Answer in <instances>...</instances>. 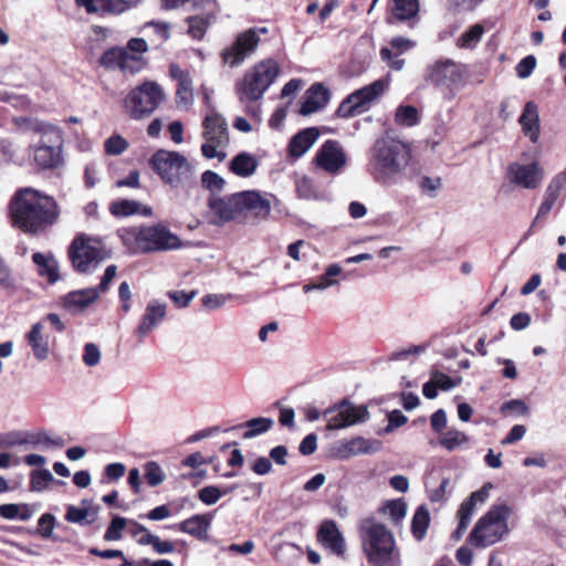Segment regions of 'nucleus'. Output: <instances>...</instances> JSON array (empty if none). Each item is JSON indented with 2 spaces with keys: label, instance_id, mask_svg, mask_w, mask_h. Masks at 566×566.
Here are the masks:
<instances>
[{
  "label": "nucleus",
  "instance_id": "obj_1",
  "mask_svg": "<svg viewBox=\"0 0 566 566\" xmlns=\"http://www.w3.org/2000/svg\"><path fill=\"white\" fill-rule=\"evenodd\" d=\"M10 214L17 228L38 233L57 221L60 209L54 198L33 188H22L11 200Z\"/></svg>",
  "mask_w": 566,
  "mask_h": 566
},
{
  "label": "nucleus",
  "instance_id": "obj_2",
  "mask_svg": "<svg viewBox=\"0 0 566 566\" xmlns=\"http://www.w3.org/2000/svg\"><path fill=\"white\" fill-rule=\"evenodd\" d=\"M411 158L409 146L394 137L378 138L369 158V172L376 182L392 186L399 182Z\"/></svg>",
  "mask_w": 566,
  "mask_h": 566
},
{
  "label": "nucleus",
  "instance_id": "obj_3",
  "mask_svg": "<svg viewBox=\"0 0 566 566\" xmlns=\"http://www.w3.org/2000/svg\"><path fill=\"white\" fill-rule=\"evenodd\" d=\"M118 235L130 254L177 250L182 245L180 238L163 224L123 228Z\"/></svg>",
  "mask_w": 566,
  "mask_h": 566
},
{
  "label": "nucleus",
  "instance_id": "obj_4",
  "mask_svg": "<svg viewBox=\"0 0 566 566\" xmlns=\"http://www.w3.org/2000/svg\"><path fill=\"white\" fill-rule=\"evenodd\" d=\"M149 165L160 180L172 188L186 187L195 181V165L178 151L158 149L149 159Z\"/></svg>",
  "mask_w": 566,
  "mask_h": 566
},
{
  "label": "nucleus",
  "instance_id": "obj_5",
  "mask_svg": "<svg viewBox=\"0 0 566 566\" xmlns=\"http://www.w3.org/2000/svg\"><path fill=\"white\" fill-rule=\"evenodd\" d=\"M363 548L371 566H401L394 534L380 523H371L366 527Z\"/></svg>",
  "mask_w": 566,
  "mask_h": 566
},
{
  "label": "nucleus",
  "instance_id": "obj_6",
  "mask_svg": "<svg viewBox=\"0 0 566 566\" xmlns=\"http://www.w3.org/2000/svg\"><path fill=\"white\" fill-rule=\"evenodd\" d=\"M511 513V507L504 503L492 505L473 526L468 543L485 548L501 542L510 532L507 521Z\"/></svg>",
  "mask_w": 566,
  "mask_h": 566
},
{
  "label": "nucleus",
  "instance_id": "obj_7",
  "mask_svg": "<svg viewBox=\"0 0 566 566\" xmlns=\"http://www.w3.org/2000/svg\"><path fill=\"white\" fill-rule=\"evenodd\" d=\"M148 43L142 38H133L126 46H115L105 51L99 59L102 66L108 70H119L124 74L135 75L148 64L145 54Z\"/></svg>",
  "mask_w": 566,
  "mask_h": 566
},
{
  "label": "nucleus",
  "instance_id": "obj_8",
  "mask_svg": "<svg viewBox=\"0 0 566 566\" xmlns=\"http://www.w3.org/2000/svg\"><path fill=\"white\" fill-rule=\"evenodd\" d=\"M31 130L39 136L38 143L31 145L35 165L41 169L55 168L62 161L61 128L46 122H34Z\"/></svg>",
  "mask_w": 566,
  "mask_h": 566
},
{
  "label": "nucleus",
  "instance_id": "obj_9",
  "mask_svg": "<svg viewBox=\"0 0 566 566\" xmlns=\"http://www.w3.org/2000/svg\"><path fill=\"white\" fill-rule=\"evenodd\" d=\"M280 72L273 59L256 63L245 72L243 78L235 84V93L241 102H255L275 81Z\"/></svg>",
  "mask_w": 566,
  "mask_h": 566
},
{
  "label": "nucleus",
  "instance_id": "obj_10",
  "mask_svg": "<svg viewBox=\"0 0 566 566\" xmlns=\"http://www.w3.org/2000/svg\"><path fill=\"white\" fill-rule=\"evenodd\" d=\"M67 254L73 269L83 274L94 272L104 260L109 258L101 240L84 233L73 239Z\"/></svg>",
  "mask_w": 566,
  "mask_h": 566
},
{
  "label": "nucleus",
  "instance_id": "obj_11",
  "mask_svg": "<svg viewBox=\"0 0 566 566\" xmlns=\"http://www.w3.org/2000/svg\"><path fill=\"white\" fill-rule=\"evenodd\" d=\"M165 93L154 81H144L130 90L123 99V107L132 119L140 120L149 117L163 103Z\"/></svg>",
  "mask_w": 566,
  "mask_h": 566
},
{
  "label": "nucleus",
  "instance_id": "obj_12",
  "mask_svg": "<svg viewBox=\"0 0 566 566\" xmlns=\"http://www.w3.org/2000/svg\"><path fill=\"white\" fill-rule=\"evenodd\" d=\"M202 128L205 143L201 145V153L203 157L223 161L227 157L226 148L230 143L227 119L211 108L203 118Z\"/></svg>",
  "mask_w": 566,
  "mask_h": 566
},
{
  "label": "nucleus",
  "instance_id": "obj_13",
  "mask_svg": "<svg viewBox=\"0 0 566 566\" xmlns=\"http://www.w3.org/2000/svg\"><path fill=\"white\" fill-rule=\"evenodd\" d=\"M426 81L441 88L443 98L450 102L464 84V67L450 59L438 60L427 69Z\"/></svg>",
  "mask_w": 566,
  "mask_h": 566
},
{
  "label": "nucleus",
  "instance_id": "obj_14",
  "mask_svg": "<svg viewBox=\"0 0 566 566\" xmlns=\"http://www.w3.org/2000/svg\"><path fill=\"white\" fill-rule=\"evenodd\" d=\"M387 87L388 81L380 78L353 92L340 103L337 115L347 118L364 113L374 101L385 93Z\"/></svg>",
  "mask_w": 566,
  "mask_h": 566
},
{
  "label": "nucleus",
  "instance_id": "obj_15",
  "mask_svg": "<svg viewBox=\"0 0 566 566\" xmlns=\"http://www.w3.org/2000/svg\"><path fill=\"white\" fill-rule=\"evenodd\" d=\"M324 417L327 418L328 430H339L366 421L369 412L365 406H355L343 400L325 410Z\"/></svg>",
  "mask_w": 566,
  "mask_h": 566
},
{
  "label": "nucleus",
  "instance_id": "obj_16",
  "mask_svg": "<svg viewBox=\"0 0 566 566\" xmlns=\"http://www.w3.org/2000/svg\"><path fill=\"white\" fill-rule=\"evenodd\" d=\"M506 177L511 185L534 190L537 189L545 177V171L539 161L534 160L532 163H512L506 169Z\"/></svg>",
  "mask_w": 566,
  "mask_h": 566
},
{
  "label": "nucleus",
  "instance_id": "obj_17",
  "mask_svg": "<svg viewBox=\"0 0 566 566\" xmlns=\"http://www.w3.org/2000/svg\"><path fill=\"white\" fill-rule=\"evenodd\" d=\"M259 42L258 31L245 30L239 33L234 42L221 52L223 63L231 67L239 66L255 52Z\"/></svg>",
  "mask_w": 566,
  "mask_h": 566
},
{
  "label": "nucleus",
  "instance_id": "obj_18",
  "mask_svg": "<svg viewBox=\"0 0 566 566\" xmlns=\"http://www.w3.org/2000/svg\"><path fill=\"white\" fill-rule=\"evenodd\" d=\"M239 217L241 216L238 192L224 197L211 193L208 199L207 212L209 223L213 226H222Z\"/></svg>",
  "mask_w": 566,
  "mask_h": 566
},
{
  "label": "nucleus",
  "instance_id": "obj_19",
  "mask_svg": "<svg viewBox=\"0 0 566 566\" xmlns=\"http://www.w3.org/2000/svg\"><path fill=\"white\" fill-rule=\"evenodd\" d=\"M314 161L327 174H338L347 163V156L342 145L336 140H326L317 150Z\"/></svg>",
  "mask_w": 566,
  "mask_h": 566
},
{
  "label": "nucleus",
  "instance_id": "obj_20",
  "mask_svg": "<svg viewBox=\"0 0 566 566\" xmlns=\"http://www.w3.org/2000/svg\"><path fill=\"white\" fill-rule=\"evenodd\" d=\"M240 216L252 214L256 218L265 219L271 212V199L273 195H261L255 190L238 192Z\"/></svg>",
  "mask_w": 566,
  "mask_h": 566
},
{
  "label": "nucleus",
  "instance_id": "obj_21",
  "mask_svg": "<svg viewBox=\"0 0 566 566\" xmlns=\"http://www.w3.org/2000/svg\"><path fill=\"white\" fill-rule=\"evenodd\" d=\"M493 489L492 483H485L480 490L473 492L469 499H467L458 511L459 525L454 532V538L459 539L467 531L473 514L475 513L476 505L483 504L490 495V491Z\"/></svg>",
  "mask_w": 566,
  "mask_h": 566
},
{
  "label": "nucleus",
  "instance_id": "obj_22",
  "mask_svg": "<svg viewBox=\"0 0 566 566\" xmlns=\"http://www.w3.org/2000/svg\"><path fill=\"white\" fill-rule=\"evenodd\" d=\"M169 74L177 81L175 97L177 108L188 111L195 102L193 83L190 73L182 70L178 64H171Z\"/></svg>",
  "mask_w": 566,
  "mask_h": 566
},
{
  "label": "nucleus",
  "instance_id": "obj_23",
  "mask_svg": "<svg viewBox=\"0 0 566 566\" xmlns=\"http://www.w3.org/2000/svg\"><path fill=\"white\" fill-rule=\"evenodd\" d=\"M167 314V305L164 302L153 300L150 301L140 322L136 328V335L139 339L145 338L153 329L159 326L165 319Z\"/></svg>",
  "mask_w": 566,
  "mask_h": 566
},
{
  "label": "nucleus",
  "instance_id": "obj_24",
  "mask_svg": "<svg viewBox=\"0 0 566 566\" xmlns=\"http://www.w3.org/2000/svg\"><path fill=\"white\" fill-rule=\"evenodd\" d=\"M566 189V169L556 174L548 182L543 201L537 210V214L532 222L531 227H534L537 220L545 217L551 212L556 201L558 200L562 191Z\"/></svg>",
  "mask_w": 566,
  "mask_h": 566
},
{
  "label": "nucleus",
  "instance_id": "obj_25",
  "mask_svg": "<svg viewBox=\"0 0 566 566\" xmlns=\"http://www.w3.org/2000/svg\"><path fill=\"white\" fill-rule=\"evenodd\" d=\"M29 446V447H49L56 446L62 447L63 440L61 438H51L44 431H35V432H18L10 434L8 440H6V446Z\"/></svg>",
  "mask_w": 566,
  "mask_h": 566
},
{
  "label": "nucleus",
  "instance_id": "obj_26",
  "mask_svg": "<svg viewBox=\"0 0 566 566\" xmlns=\"http://www.w3.org/2000/svg\"><path fill=\"white\" fill-rule=\"evenodd\" d=\"M319 543L332 553L343 556L345 553V544L342 533L334 521H325L317 533Z\"/></svg>",
  "mask_w": 566,
  "mask_h": 566
},
{
  "label": "nucleus",
  "instance_id": "obj_27",
  "mask_svg": "<svg viewBox=\"0 0 566 566\" xmlns=\"http://www.w3.org/2000/svg\"><path fill=\"white\" fill-rule=\"evenodd\" d=\"M98 297V290L94 287L76 290L67 293L63 298V307L73 314L85 311Z\"/></svg>",
  "mask_w": 566,
  "mask_h": 566
},
{
  "label": "nucleus",
  "instance_id": "obj_28",
  "mask_svg": "<svg viewBox=\"0 0 566 566\" xmlns=\"http://www.w3.org/2000/svg\"><path fill=\"white\" fill-rule=\"evenodd\" d=\"M329 99L328 90L319 84H313L305 93L304 102L301 106L300 113L302 115L313 114L326 106Z\"/></svg>",
  "mask_w": 566,
  "mask_h": 566
},
{
  "label": "nucleus",
  "instance_id": "obj_29",
  "mask_svg": "<svg viewBox=\"0 0 566 566\" xmlns=\"http://www.w3.org/2000/svg\"><path fill=\"white\" fill-rule=\"evenodd\" d=\"M523 134L528 137L533 143H537L539 138L541 125L538 108L535 103L527 102L524 106L523 113L518 118Z\"/></svg>",
  "mask_w": 566,
  "mask_h": 566
},
{
  "label": "nucleus",
  "instance_id": "obj_30",
  "mask_svg": "<svg viewBox=\"0 0 566 566\" xmlns=\"http://www.w3.org/2000/svg\"><path fill=\"white\" fill-rule=\"evenodd\" d=\"M319 130L316 127H310L297 133L289 144L290 155L302 157L317 140Z\"/></svg>",
  "mask_w": 566,
  "mask_h": 566
},
{
  "label": "nucleus",
  "instance_id": "obj_31",
  "mask_svg": "<svg viewBox=\"0 0 566 566\" xmlns=\"http://www.w3.org/2000/svg\"><path fill=\"white\" fill-rule=\"evenodd\" d=\"M258 166L256 157L247 151L239 153L229 163L230 171L241 178H249L254 175Z\"/></svg>",
  "mask_w": 566,
  "mask_h": 566
},
{
  "label": "nucleus",
  "instance_id": "obj_32",
  "mask_svg": "<svg viewBox=\"0 0 566 566\" xmlns=\"http://www.w3.org/2000/svg\"><path fill=\"white\" fill-rule=\"evenodd\" d=\"M109 211L115 217H128L133 214L150 217L153 214L150 207L144 206L138 201L127 199L113 201L109 206Z\"/></svg>",
  "mask_w": 566,
  "mask_h": 566
},
{
  "label": "nucleus",
  "instance_id": "obj_33",
  "mask_svg": "<svg viewBox=\"0 0 566 566\" xmlns=\"http://www.w3.org/2000/svg\"><path fill=\"white\" fill-rule=\"evenodd\" d=\"M43 325L35 323L32 325L30 332L27 334V339L32 348L34 357L42 361L49 357V340L42 334Z\"/></svg>",
  "mask_w": 566,
  "mask_h": 566
},
{
  "label": "nucleus",
  "instance_id": "obj_34",
  "mask_svg": "<svg viewBox=\"0 0 566 566\" xmlns=\"http://www.w3.org/2000/svg\"><path fill=\"white\" fill-rule=\"evenodd\" d=\"M96 517L97 511L92 507V502L88 500H83L81 507L70 505L65 515L67 522L81 525L91 524Z\"/></svg>",
  "mask_w": 566,
  "mask_h": 566
},
{
  "label": "nucleus",
  "instance_id": "obj_35",
  "mask_svg": "<svg viewBox=\"0 0 566 566\" xmlns=\"http://www.w3.org/2000/svg\"><path fill=\"white\" fill-rule=\"evenodd\" d=\"M209 525L210 520L206 515L197 514L182 521L177 527L186 534L202 539L207 537Z\"/></svg>",
  "mask_w": 566,
  "mask_h": 566
},
{
  "label": "nucleus",
  "instance_id": "obj_36",
  "mask_svg": "<svg viewBox=\"0 0 566 566\" xmlns=\"http://www.w3.org/2000/svg\"><path fill=\"white\" fill-rule=\"evenodd\" d=\"M342 272L343 269L340 268V265L336 263L331 264L326 268L325 273L321 275L316 282L305 284L303 286V291L305 293H308L314 290L323 291L331 286H334L338 284V281L335 279V276L342 274Z\"/></svg>",
  "mask_w": 566,
  "mask_h": 566
},
{
  "label": "nucleus",
  "instance_id": "obj_37",
  "mask_svg": "<svg viewBox=\"0 0 566 566\" xmlns=\"http://www.w3.org/2000/svg\"><path fill=\"white\" fill-rule=\"evenodd\" d=\"M345 457L357 454H369L377 452L380 449L379 441H370L363 437L354 438L344 444Z\"/></svg>",
  "mask_w": 566,
  "mask_h": 566
},
{
  "label": "nucleus",
  "instance_id": "obj_38",
  "mask_svg": "<svg viewBox=\"0 0 566 566\" xmlns=\"http://www.w3.org/2000/svg\"><path fill=\"white\" fill-rule=\"evenodd\" d=\"M32 260L38 265L40 275L46 276L50 283L59 281V265L54 258L36 252L32 255Z\"/></svg>",
  "mask_w": 566,
  "mask_h": 566
},
{
  "label": "nucleus",
  "instance_id": "obj_39",
  "mask_svg": "<svg viewBox=\"0 0 566 566\" xmlns=\"http://www.w3.org/2000/svg\"><path fill=\"white\" fill-rule=\"evenodd\" d=\"M469 443V437L455 428H450L448 431L442 432L439 438V444L448 451L463 448Z\"/></svg>",
  "mask_w": 566,
  "mask_h": 566
},
{
  "label": "nucleus",
  "instance_id": "obj_40",
  "mask_svg": "<svg viewBox=\"0 0 566 566\" xmlns=\"http://www.w3.org/2000/svg\"><path fill=\"white\" fill-rule=\"evenodd\" d=\"M392 18L399 21L410 20L418 14V0H392Z\"/></svg>",
  "mask_w": 566,
  "mask_h": 566
},
{
  "label": "nucleus",
  "instance_id": "obj_41",
  "mask_svg": "<svg viewBox=\"0 0 566 566\" xmlns=\"http://www.w3.org/2000/svg\"><path fill=\"white\" fill-rule=\"evenodd\" d=\"M216 20V18L200 14V15H192L187 18V23L189 25L188 28V34L195 39V40H201L210 24Z\"/></svg>",
  "mask_w": 566,
  "mask_h": 566
},
{
  "label": "nucleus",
  "instance_id": "obj_42",
  "mask_svg": "<svg viewBox=\"0 0 566 566\" xmlns=\"http://www.w3.org/2000/svg\"><path fill=\"white\" fill-rule=\"evenodd\" d=\"M274 424L273 419L271 418H253L248 420L243 426L248 428V430L243 433L244 439H252L256 436L268 432Z\"/></svg>",
  "mask_w": 566,
  "mask_h": 566
},
{
  "label": "nucleus",
  "instance_id": "obj_43",
  "mask_svg": "<svg viewBox=\"0 0 566 566\" xmlns=\"http://www.w3.org/2000/svg\"><path fill=\"white\" fill-rule=\"evenodd\" d=\"M484 33L482 24H474L470 27L458 40L457 45L461 49H473L481 41Z\"/></svg>",
  "mask_w": 566,
  "mask_h": 566
},
{
  "label": "nucleus",
  "instance_id": "obj_44",
  "mask_svg": "<svg viewBox=\"0 0 566 566\" xmlns=\"http://www.w3.org/2000/svg\"><path fill=\"white\" fill-rule=\"evenodd\" d=\"M395 120L400 126L412 127L419 122L418 109L411 105H400L396 109Z\"/></svg>",
  "mask_w": 566,
  "mask_h": 566
},
{
  "label": "nucleus",
  "instance_id": "obj_45",
  "mask_svg": "<svg viewBox=\"0 0 566 566\" xmlns=\"http://www.w3.org/2000/svg\"><path fill=\"white\" fill-rule=\"evenodd\" d=\"M235 489L237 486H227L223 490H220L218 486L208 485L198 492V499L206 505H212L217 503L221 496L231 493Z\"/></svg>",
  "mask_w": 566,
  "mask_h": 566
},
{
  "label": "nucleus",
  "instance_id": "obj_46",
  "mask_svg": "<svg viewBox=\"0 0 566 566\" xmlns=\"http://www.w3.org/2000/svg\"><path fill=\"white\" fill-rule=\"evenodd\" d=\"M429 522L430 516L428 510L423 506L418 507L411 522L412 533L417 539L423 538L429 526Z\"/></svg>",
  "mask_w": 566,
  "mask_h": 566
},
{
  "label": "nucleus",
  "instance_id": "obj_47",
  "mask_svg": "<svg viewBox=\"0 0 566 566\" xmlns=\"http://www.w3.org/2000/svg\"><path fill=\"white\" fill-rule=\"evenodd\" d=\"M53 480L54 478L49 470H33L30 474V490L33 492H42Z\"/></svg>",
  "mask_w": 566,
  "mask_h": 566
},
{
  "label": "nucleus",
  "instance_id": "obj_48",
  "mask_svg": "<svg viewBox=\"0 0 566 566\" xmlns=\"http://www.w3.org/2000/svg\"><path fill=\"white\" fill-rule=\"evenodd\" d=\"M144 470L145 479L149 486H157L165 481L166 474L157 462L149 461L145 463Z\"/></svg>",
  "mask_w": 566,
  "mask_h": 566
},
{
  "label": "nucleus",
  "instance_id": "obj_49",
  "mask_svg": "<svg viewBox=\"0 0 566 566\" xmlns=\"http://www.w3.org/2000/svg\"><path fill=\"white\" fill-rule=\"evenodd\" d=\"M384 513L389 516L394 524H399L406 516L407 506L402 500L388 502L384 509Z\"/></svg>",
  "mask_w": 566,
  "mask_h": 566
},
{
  "label": "nucleus",
  "instance_id": "obj_50",
  "mask_svg": "<svg viewBox=\"0 0 566 566\" xmlns=\"http://www.w3.org/2000/svg\"><path fill=\"white\" fill-rule=\"evenodd\" d=\"M295 190L298 198L301 199L311 200L317 198L313 181L307 176H301L296 178Z\"/></svg>",
  "mask_w": 566,
  "mask_h": 566
},
{
  "label": "nucleus",
  "instance_id": "obj_51",
  "mask_svg": "<svg viewBox=\"0 0 566 566\" xmlns=\"http://www.w3.org/2000/svg\"><path fill=\"white\" fill-rule=\"evenodd\" d=\"M105 153L111 156L123 154L128 148V142L120 135H113L104 143Z\"/></svg>",
  "mask_w": 566,
  "mask_h": 566
},
{
  "label": "nucleus",
  "instance_id": "obj_52",
  "mask_svg": "<svg viewBox=\"0 0 566 566\" xmlns=\"http://www.w3.org/2000/svg\"><path fill=\"white\" fill-rule=\"evenodd\" d=\"M201 182L211 192L221 191L226 184L224 179L212 170H207L202 174Z\"/></svg>",
  "mask_w": 566,
  "mask_h": 566
},
{
  "label": "nucleus",
  "instance_id": "obj_53",
  "mask_svg": "<svg viewBox=\"0 0 566 566\" xmlns=\"http://www.w3.org/2000/svg\"><path fill=\"white\" fill-rule=\"evenodd\" d=\"M431 380L434 382V385L438 387V389L441 390H450L454 387H457L461 382V378L453 379L450 376L439 371L433 370L430 376Z\"/></svg>",
  "mask_w": 566,
  "mask_h": 566
},
{
  "label": "nucleus",
  "instance_id": "obj_54",
  "mask_svg": "<svg viewBox=\"0 0 566 566\" xmlns=\"http://www.w3.org/2000/svg\"><path fill=\"white\" fill-rule=\"evenodd\" d=\"M530 411L527 405L521 399H512L501 406V412L505 416H525Z\"/></svg>",
  "mask_w": 566,
  "mask_h": 566
},
{
  "label": "nucleus",
  "instance_id": "obj_55",
  "mask_svg": "<svg viewBox=\"0 0 566 566\" xmlns=\"http://www.w3.org/2000/svg\"><path fill=\"white\" fill-rule=\"evenodd\" d=\"M130 8L126 0H101L99 13H122Z\"/></svg>",
  "mask_w": 566,
  "mask_h": 566
},
{
  "label": "nucleus",
  "instance_id": "obj_56",
  "mask_svg": "<svg viewBox=\"0 0 566 566\" xmlns=\"http://www.w3.org/2000/svg\"><path fill=\"white\" fill-rule=\"evenodd\" d=\"M126 526V520L120 516H116L112 520L109 526L106 530L104 538L106 541H118L122 538V532Z\"/></svg>",
  "mask_w": 566,
  "mask_h": 566
},
{
  "label": "nucleus",
  "instance_id": "obj_57",
  "mask_svg": "<svg viewBox=\"0 0 566 566\" xmlns=\"http://www.w3.org/2000/svg\"><path fill=\"white\" fill-rule=\"evenodd\" d=\"M192 6L197 10H202L203 14L217 18L220 12V3L218 0H192Z\"/></svg>",
  "mask_w": 566,
  "mask_h": 566
},
{
  "label": "nucleus",
  "instance_id": "obj_58",
  "mask_svg": "<svg viewBox=\"0 0 566 566\" xmlns=\"http://www.w3.org/2000/svg\"><path fill=\"white\" fill-rule=\"evenodd\" d=\"M0 287L12 291L15 287V280L7 263L0 256Z\"/></svg>",
  "mask_w": 566,
  "mask_h": 566
},
{
  "label": "nucleus",
  "instance_id": "obj_59",
  "mask_svg": "<svg viewBox=\"0 0 566 566\" xmlns=\"http://www.w3.org/2000/svg\"><path fill=\"white\" fill-rule=\"evenodd\" d=\"M102 354L98 347L93 343H87L84 346L83 361L86 366H96L101 360Z\"/></svg>",
  "mask_w": 566,
  "mask_h": 566
},
{
  "label": "nucleus",
  "instance_id": "obj_60",
  "mask_svg": "<svg viewBox=\"0 0 566 566\" xmlns=\"http://www.w3.org/2000/svg\"><path fill=\"white\" fill-rule=\"evenodd\" d=\"M536 66V59L534 55H527L522 59L516 65V73L518 77L526 78L528 77Z\"/></svg>",
  "mask_w": 566,
  "mask_h": 566
},
{
  "label": "nucleus",
  "instance_id": "obj_61",
  "mask_svg": "<svg viewBox=\"0 0 566 566\" xmlns=\"http://www.w3.org/2000/svg\"><path fill=\"white\" fill-rule=\"evenodd\" d=\"M450 488V479L444 478L442 479L440 485L437 489H432L429 492V497L432 502H442L447 497V493L449 492Z\"/></svg>",
  "mask_w": 566,
  "mask_h": 566
},
{
  "label": "nucleus",
  "instance_id": "obj_62",
  "mask_svg": "<svg viewBox=\"0 0 566 566\" xmlns=\"http://www.w3.org/2000/svg\"><path fill=\"white\" fill-rule=\"evenodd\" d=\"M416 45V42L403 38V36H395L390 41V46L397 51L398 54H402L408 50L412 49Z\"/></svg>",
  "mask_w": 566,
  "mask_h": 566
},
{
  "label": "nucleus",
  "instance_id": "obj_63",
  "mask_svg": "<svg viewBox=\"0 0 566 566\" xmlns=\"http://www.w3.org/2000/svg\"><path fill=\"white\" fill-rule=\"evenodd\" d=\"M407 420V417L400 410H394L388 415V424L385 428V431L390 432L394 429L405 424Z\"/></svg>",
  "mask_w": 566,
  "mask_h": 566
},
{
  "label": "nucleus",
  "instance_id": "obj_64",
  "mask_svg": "<svg viewBox=\"0 0 566 566\" xmlns=\"http://www.w3.org/2000/svg\"><path fill=\"white\" fill-rule=\"evenodd\" d=\"M317 448V437L314 433L307 434L300 443L298 450L304 455H310Z\"/></svg>",
  "mask_w": 566,
  "mask_h": 566
}]
</instances>
